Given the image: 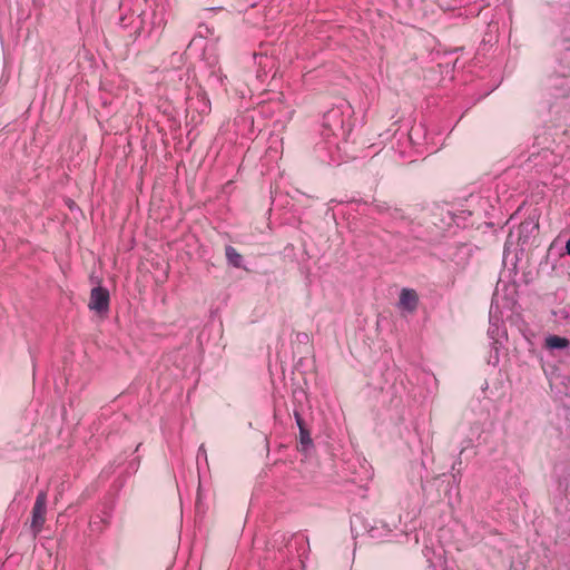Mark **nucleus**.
Returning <instances> with one entry per match:
<instances>
[{"instance_id": "nucleus-1", "label": "nucleus", "mask_w": 570, "mask_h": 570, "mask_svg": "<svg viewBox=\"0 0 570 570\" xmlns=\"http://www.w3.org/2000/svg\"><path fill=\"white\" fill-rule=\"evenodd\" d=\"M46 512H47V494L45 492H40L32 508V519H31V531L33 535H38L46 522Z\"/></svg>"}, {"instance_id": "nucleus-2", "label": "nucleus", "mask_w": 570, "mask_h": 570, "mask_svg": "<svg viewBox=\"0 0 570 570\" xmlns=\"http://www.w3.org/2000/svg\"><path fill=\"white\" fill-rule=\"evenodd\" d=\"M89 308L98 313H105L109 309V292L98 286L92 288L88 304Z\"/></svg>"}, {"instance_id": "nucleus-3", "label": "nucleus", "mask_w": 570, "mask_h": 570, "mask_svg": "<svg viewBox=\"0 0 570 570\" xmlns=\"http://www.w3.org/2000/svg\"><path fill=\"white\" fill-rule=\"evenodd\" d=\"M419 296L414 289L403 288L400 294L399 304L402 308L412 313L416 309Z\"/></svg>"}, {"instance_id": "nucleus-4", "label": "nucleus", "mask_w": 570, "mask_h": 570, "mask_svg": "<svg viewBox=\"0 0 570 570\" xmlns=\"http://www.w3.org/2000/svg\"><path fill=\"white\" fill-rule=\"evenodd\" d=\"M225 255L227 258V262L233 265L234 267H242V255L237 252L236 248L233 246H226L225 247Z\"/></svg>"}, {"instance_id": "nucleus-5", "label": "nucleus", "mask_w": 570, "mask_h": 570, "mask_svg": "<svg viewBox=\"0 0 570 570\" xmlns=\"http://www.w3.org/2000/svg\"><path fill=\"white\" fill-rule=\"evenodd\" d=\"M569 344L570 342L568 338L557 335H550L546 338V346L548 348H566Z\"/></svg>"}, {"instance_id": "nucleus-6", "label": "nucleus", "mask_w": 570, "mask_h": 570, "mask_svg": "<svg viewBox=\"0 0 570 570\" xmlns=\"http://www.w3.org/2000/svg\"><path fill=\"white\" fill-rule=\"evenodd\" d=\"M297 424L299 426L301 443L303 445H311L312 439L309 436V432L303 426V420L299 416H297Z\"/></svg>"}, {"instance_id": "nucleus-7", "label": "nucleus", "mask_w": 570, "mask_h": 570, "mask_svg": "<svg viewBox=\"0 0 570 570\" xmlns=\"http://www.w3.org/2000/svg\"><path fill=\"white\" fill-rule=\"evenodd\" d=\"M566 253L570 255V239L566 243Z\"/></svg>"}]
</instances>
